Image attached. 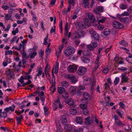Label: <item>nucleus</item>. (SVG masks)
<instances>
[{
    "mask_svg": "<svg viewBox=\"0 0 132 132\" xmlns=\"http://www.w3.org/2000/svg\"><path fill=\"white\" fill-rule=\"evenodd\" d=\"M85 34L84 32L82 30H78L76 35L75 36L73 39H76L78 38H80L81 36L84 37Z\"/></svg>",
    "mask_w": 132,
    "mask_h": 132,
    "instance_id": "8",
    "label": "nucleus"
},
{
    "mask_svg": "<svg viewBox=\"0 0 132 132\" xmlns=\"http://www.w3.org/2000/svg\"><path fill=\"white\" fill-rule=\"evenodd\" d=\"M89 32L91 35L92 37H93L96 40H99L100 36L95 31L92 30L90 31Z\"/></svg>",
    "mask_w": 132,
    "mask_h": 132,
    "instance_id": "9",
    "label": "nucleus"
},
{
    "mask_svg": "<svg viewBox=\"0 0 132 132\" xmlns=\"http://www.w3.org/2000/svg\"><path fill=\"white\" fill-rule=\"evenodd\" d=\"M119 77H116L114 81V83L115 85H117L119 83Z\"/></svg>",
    "mask_w": 132,
    "mask_h": 132,
    "instance_id": "35",
    "label": "nucleus"
},
{
    "mask_svg": "<svg viewBox=\"0 0 132 132\" xmlns=\"http://www.w3.org/2000/svg\"><path fill=\"white\" fill-rule=\"evenodd\" d=\"M57 90L58 93L60 94L64 93L65 92V88L63 87H59Z\"/></svg>",
    "mask_w": 132,
    "mask_h": 132,
    "instance_id": "19",
    "label": "nucleus"
},
{
    "mask_svg": "<svg viewBox=\"0 0 132 132\" xmlns=\"http://www.w3.org/2000/svg\"><path fill=\"white\" fill-rule=\"evenodd\" d=\"M117 113L118 114V115L120 117H122V114L120 112L119 110H117L116 111Z\"/></svg>",
    "mask_w": 132,
    "mask_h": 132,
    "instance_id": "64",
    "label": "nucleus"
},
{
    "mask_svg": "<svg viewBox=\"0 0 132 132\" xmlns=\"http://www.w3.org/2000/svg\"><path fill=\"white\" fill-rule=\"evenodd\" d=\"M72 128V126L71 125L67 124L64 126V129L68 131H71Z\"/></svg>",
    "mask_w": 132,
    "mask_h": 132,
    "instance_id": "21",
    "label": "nucleus"
},
{
    "mask_svg": "<svg viewBox=\"0 0 132 132\" xmlns=\"http://www.w3.org/2000/svg\"><path fill=\"white\" fill-rule=\"evenodd\" d=\"M64 45L63 44H62L61 47L59 48V54H60L61 53V51L63 49L64 47Z\"/></svg>",
    "mask_w": 132,
    "mask_h": 132,
    "instance_id": "52",
    "label": "nucleus"
},
{
    "mask_svg": "<svg viewBox=\"0 0 132 132\" xmlns=\"http://www.w3.org/2000/svg\"><path fill=\"white\" fill-rule=\"evenodd\" d=\"M20 53L22 55V59H24L27 60L29 57V56L27 55L26 52H22V51L20 52Z\"/></svg>",
    "mask_w": 132,
    "mask_h": 132,
    "instance_id": "24",
    "label": "nucleus"
},
{
    "mask_svg": "<svg viewBox=\"0 0 132 132\" xmlns=\"http://www.w3.org/2000/svg\"><path fill=\"white\" fill-rule=\"evenodd\" d=\"M37 54V52L35 51H34L30 55V58L31 59L34 58Z\"/></svg>",
    "mask_w": 132,
    "mask_h": 132,
    "instance_id": "32",
    "label": "nucleus"
},
{
    "mask_svg": "<svg viewBox=\"0 0 132 132\" xmlns=\"http://www.w3.org/2000/svg\"><path fill=\"white\" fill-rule=\"evenodd\" d=\"M82 130L83 129L82 128H79L78 129H74L72 132H80V131H82Z\"/></svg>",
    "mask_w": 132,
    "mask_h": 132,
    "instance_id": "50",
    "label": "nucleus"
},
{
    "mask_svg": "<svg viewBox=\"0 0 132 132\" xmlns=\"http://www.w3.org/2000/svg\"><path fill=\"white\" fill-rule=\"evenodd\" d=\"M81 59L82 61L85 63H88L90 61V59L89 58L86 57H81Z\"/></svg>",
    "mask_w": 132,
    "mask_h": 132,
    "instance_id": "17",
    "label": "nucleus"
},
{
    "mask_svg": "<svg viewBox=\"0 0 132 132\" xmlns=\"http://www.w3.org/2000/svg\"><path fill=\"white\" fill-rule=\"evenodd\" d=\"M110 97L108 96V106H112L114 104V103L112 102L109 103V101L110 100Z\"/></svg>",
    "mask_w": 132,
    "mask_h": 132,
    "instance_id": "46",
    "label": "nucleus"
},
{
    "mask_svg": "<svg viewBox=\"0 0 132 132\" xmlns=\"http://www.w3.org/2000/svg\"><path fill=\"white\" fill-rule=\"evenodd\" d=\"M15 108V106L14 104L12 105V106H10L9 107V110L12 111H13L14 110V109Z\"/></svg>",
    "mask_w": 132,
    "mask_h": 132,
    "instance_id": "41",
    "label": "nucleus"
},
{
    "mask_svg": "<svg viewBox=\"0 0 132 132\" xmlns=\"http://www.w3.org/2000/svg\"><path fill=\"white\" fill-rule=\"evenodd\" d=\"M88 17L91 22L93 23L95 21V19L93 14L91 13H89L88 14Z\"/></svg>",
    "mask_w": 132,
    "mask_h": 132,
    "instance_id": "12",
    "label": "nucleus"
},
{
    "mask_svg": "<svg viewBox=\"0 0 132 132\" xmlns=\"http://www.w3.org/2000/svg\"><path fill=\"white\" fill-rule=\"evenodd\" d=\"M19 31L18 28H17L16 29L15 31H12V33L13 35H15L16 33L19 32Z\"/></svg>",
    "mask_w": 132,
    "mask_h": 132,
    "instance_id": "48",
    "label": "nucleus"
},
{
    "mask_svg": "<svg viewBox=\"0 0 132 132\" xmlns=\"http://www.w3.org/2000/svg\"><path fill=\"white\" fill-rule=\"evenodd\" d=\"M44 109L45 116H47L48 115V109L47 108V107L46 106H44Z\"/></svg>",
    "mask_w": 132,
    "mask_h": 132,
    "instance_id": "30",
    "label": "nucleus"
},
{
    "mask_svg": "<svg viewBox=\"0 0 132 132\" xmlns=\"http://www.w3.org/2000/svg\"><path fill=\"white\" fill-rule=\"evenodd\" d=\"M31 76L30 75H28L24 77L22 76H21L20 78L19 79H18L19 81L21 84H22L24 82V79L26 80L28 79V80L31 79Z\"/></svg>",
    "mask_w": 132,
    "mask_h": 132,
    "instance_id": "10",
    "label": "nucleus"
},
{
    "mask_svg": "<svg viewBox=\"0 0 132 132\" xmlns=\"http://www.w3.org/2000/svg\"><path fill=\"white\" fill-rule=\"evenodd\" d=\"M51 1L50 2V4L52 6H53L55 3L56 0H51Z\"/></svg>",
    "mask_w": 132,
    "mask_h": 132,
    "instance_id": "61",
    "label": "nucleus"
},
{
    "mask_svg": "<svg viewBox=\"0 0 132 132\" xmlns=\"http://www.w3.org/2000/svg\"><path fill=\"white\" fill-rule=\"evenodd\" d=\"M87 103V102H86L85 104H80V108L82 109L83 110L87 109V106L86 103Z\"/></svg>",
    "mask_w": 132,
    "mask_h": 132,
    "instance_id": "27",
    "label": "nucleus"
},
{
    "mask_svg": "<svg viewBox=\"0 0 132 132\" xmlns=\"http://www.w3.org/2000/svg\"><path fill=\"white\" fill-rule=\"evenodd\" d=\"M113 27L116 29H119L123 28V25L118 21H114L112 23Z\"/></svg>",
    "mask_w": 132,
    "mask_h": 132,
    "instance_id": "4",
    "label": "nucleus"
},
{
    "mask_svg": "<svg viewBox=\"0 0 132 132\" xmlns=\"http://www.w3.org/2000/svg\"><path fill=\"white\" fill-rule=\"evenodd\" d=\"M2 7L4 10H7L9 8V6L6 5L5 6L4 5H3L2 6Z\"/></svg>",
    "mask_w": 132,
    "mask_h": 132,
    "instance_id": "58",
    "label": "nucleus"
},
{
    "mask_svg": "<svg viewBox=\"0 0 132 132\" xmlns=\"http://www.w3.org/2000/svg\"><path fill=\"white\" fill-rule=\"evenodd\" d=\"M83 98L82 99V101L86 100L87 101H89L91 99V97L89 94L85 92L83 94Z\"/></svg>",
    "mask_w": 132,
    "mask_h": 132,
    "instance_id": "11",
    "label": "nucleus"
},
{
    "mask_svg": "<svg viewBox=\"0 0 132 132\" xmlns=\"http://www.w3.org/2000/svg\"><path fill=\"white\" fill-rule=\"evenodd\" d=\"M4 14L5 15L4 19L5 20H8L11 19V16L10 15L7 14Z\"/></svg>",
    "mask_w": 132,
    "mask_h": 132,
    "instance_id": "34",
    "label": "nucleus"
},
{
    "mask_svg": "<svg viewBox=\"0 0 132 132\" xmlns=\"http://www.w3.org/2000/svg\"><path fill=\"white\" fill-rule=\"evenodd\" d=\"M17 37L14 36V37L11 40L10 42L11 43H12L14 41H15L17 39Z\"/></svg>",
    "mask_w": 132,
    "mask_h": 132,
    "instance_id": "62",
    "label": "nucleus"
},
{
    "mask_svg": "<svg viewBox=\"0 0 132 132\" xmlns=\"http://www.w3.org/2000/svg\"><path fill=\"white\" fill-rule=\"evenodd\" d=\"M70 113L71 114L73 115H76L77 113L76 110L75 109H70L69 110Z\"/></svg>",
    "mask_w": 132,
    "mask_h": 132,
    "instance_id": "25",
    "label": "nucleus"
},
{
    "mask_svg": "<svg viewBox=\"0 0 132 132\" xmlns=\"http://www.w3.org/2000/svg\"><path fill=\"white\" fill-rule=\"evenodd\" d=\"M65 77L70 81L72 83L75 84L78 81V79L76 76L74 75H67Z\"/></svg>",
    "mask_w": 132,
    "mask_h": 132,
    "instance_id": "2",
    "label": "nucleus"
},
{
    "mask_svg": "<svg viewBox=\"0 0 132 132\" xmlns=\"http://www.w3.org/2000/svg\"><path fill=\"white\" fill-rule=\"evenodd\" d=\"M23 116L21 114L19 117L16 116V119L17 121V124L18 125L20 124L21 123V120Z\"/></svg>",
    "mask_w": 132,
    "mask_h": 132,
    "instance_id": "22",
    "label": "nucleus"
},
{
    "mask_svg": "<svg viewBox=\"0 0 132 132\" xmlns=\"http://www.w3.org/2000/svg\"><path fill=\"white\" fill-rule=\"evenodd\" d=\"M127 7L126 4L123 3L121 4L120 5V8L122 10H124L126 9Z\"/></svg>",
    "mask_w": 132,
    "mask_h": 132,
    "instance_id": "33",
    "label": "nucleus"
},
{
    "mask_svg": "<svg viewBox=\"0 0 132 132\" xmlns=\"http://www.w3.org/2000/svg\"><path fill=\"white\" fill-rule=\"evenodd\" d=\"M82 90L78 88L77 92V95L78 96H79L82 94L83 93Z\"/></svg>",
    "mask_w": 132,
    "mask_h": 132,
    "instance_id": "36",
    "label": "nucleus"
},
{
    "mask_svg": "<svg viewBox=\"0 0 132 132\" xmlns=\"http://www.w3.org/2000/svg\"><path fill=\"white\" fill-rule=\"evenodd\" d=\"M100 16H97V18L98 20V24L100 25V23H103L104 22L105 20V18H103V19H99V18Z\"/></svg>",
    "mask_w": 132,
    "mask_h": 132,
    "instance_id": "31",
    "label": "nucleus"
},
{
    "mask_svg": "<svg viewBox=\"0 0 132 132\" xmlns=\"http://www.w3.org/2000/svg\"><path fill=\"white\" fill-rule=\"evenodd\" d=\"M97 45L98 44L96 42H94L93 43H92V45L95 48L97 47Z\"/></svg>",
    "mask_w": 132,
    "mask_h": 132,
    "instance_id": "57",
    "label": "nucleus"
},
{
    "mask_svg": "<svg viewBox=\"0 0 132 132\" xmlns=\"http://www.w3.org/2000/svg\"><path fill=\"white\" fill-rule=\"evenodd\" d=\"M41 27L43 31H44L45 29L44 27V22L43 21H41Z\"/></svg>",
    "mask_w": 132,
    "mask_h": 132,
    "instance_id": "63",
    "label": "nucleus"
},
{
    "mask_svg": "<svg viewBox=\"0 0 132 132\" xmlns=\"http://www.w3.org/2000/svg\"><path fill=\"white\" fill-rule=\"evenodd\" d=\"M55 104H58L59 107L60 109H62L64 107V106L63 105V104L61 103L59 98H57L55 100Z\"/></svg>",
    "mask_w": 132,
    "mask_h": 132,
    "instance_id": "15",
    "label": "nucleus"
},
{
    "mask_svg": "<svg viewBox=\"0 0 132 132\" xmlns=\"http://www.w3.org/2000/svg\"><path fill=\"white\" fill-rule=\"evenodd\" d=\"M48 34L45 38L44 39V42H43V44L45 45H46L47 44V40L48 39Z\"/></svg>",
    "mask_w": 132,
    "mask_h": 132,
    "instance_id": "42",
    "label": "nucleus"
},
{
    "mask_svg": "<svg viewBox=\"0 0 132 132\" xmlns=\"http://www.w3.org/2000/svg\"><path fill=\"white\" fill-rule=\"evenodd\" d=\"M83 110V113L85 115H87L88 114L89 111L87 109L84 110Z\"/></svg>",
    "mask_w": 132,
    "mask_h": 132,
    "instance_id": "49",
    "label": "nucleus"
},
{
    "mask_svg": "<svg viewBox=\"0 0 132 132\" xmlns=\"http://www.w3.org/2000/svg\"><path fill=\"white\" fill-rule=\"evenodd\" d=\"M78 89L82 90H84L85 89L84 86L83 85H79Z\"/></svg>",
    "mask_w": 132,
    "mask_h": 132,
    "instance_id": "44",
    "label": "nucleus"
},
{
    "mask_svg": "<svg viewBox=\"0 0 132 132\" xmlns=\"http://www.w3.org/2000/svg\"><path fill=\"white\" fill-rule=\"evenodd\" d=\"M118 70L122 71H125L127 70V68L123 67H121V68H118Z\"/></svg>",
    "mask_w": 132,
    "mask_h": 132,
    "instance_id": "51",
    "label": "nucleus"
},
{
    "mask_svg": "<svg viewBox=\"0 0 132 132\" xmlns=\"http://www.w3.org/2000/svg\"><path fill=\"white\" fill-rule=\"evenodd\" d=\"M69 85V83L66 81H63L61 83V85L65 87L66 88L68 87Z\"/></svg>",
    "mask_w": 132,
    "mask_h": 132,
    "instance_id": "28",
    "label": "nucleus"
},
{
    "mask_svg": "<svg viewBox=\"0 0 132 132\" xmlns=\"http://www.w3.org/2000/svg\"><path fill=\"white\" fill-rule=\"evenodd\" d=\"M100 55H98L97 57V59H96L95 61V63L96 64H99V61L100 57Z\"/></svg>",
    "mask_w": 132,
    "mask_h": 132,
    "instance_id": "59",
    "label": "nucleus"
},
{
    "mask_svg": "<svg viewBox=\"0 0 132 132\" xmlns=\"http://www.w3.org/2000/svg\"><path fill=\"white\" fill-rule=\"evenodd\" d=\"M102 33H103V34L105 36H107V29H105L102 32Z\"/></svg>",
    "mask_w": 132,
    "mask_h": 132,
    "instance_id": "53",
    "label": "nucleus"
},
{
    "mask_svg": "<svg viewBox=\"0 0 132 132\" xmlns=\"http://www.w3.org/2000/svg\"><path fill=\"white\" fill-rule=\"evenodd\" d=\"M88 48L90 51H93L94 50V47L91 44L87 45Z\"/></svg>",
    "mask_w": 132,
    "mask_h": 132,
    "instance_id": "45",
    "label": "nucleus"
},
{
    "mask_svg": "<svg viewBox=\"0 0 132 132\" xmlns=\"http://www.w3.org/2000/svg\"><path fill=\"white\" fill-rule=\"evenodd\" d=\"M113 118L115 120V123L117 124V125L119 126L123 127L124 125L122 123L120 120L118 118V117L116 116V115L114 114L112 116Z\"/></svg>",
    "mask_w": 132,
    "mask_h": 132,
    "instance_id": "7",
    "label": "nucleus"
},
{
    "mask_svg": "<svg viewBox=\"0 0 132 132\" xmlns=\"http://www.w3.org/2000/svg\"><path fill=\"white\" fill-rule=\"evenodd\" d=\"M129 15V14L127 12H125L122 13V16H128Z\"/></svg>",
    "mask_w": 132,
    "mask_h": 132,
    "instance_id": "55",
    "label": "nucleus"
},
{
    "mask_svg": "<svg viewBox=\"0 0 132 132\" xmlns=\"http://www.w3.org/2000/svg\"><path fill=\"white\" fill-rule=\"evenodd\" d=\"M13 52L11 50H8V51H5V54L6 55L7 54H9L10 55H12V54Z\"/></svg>",
    "mask_w": 132,
    "mask_h": 132,
    "instance_id": "39",
    "label": "nucleus"
},
{
    "mask_svg": "<svg viewBox=\"0 0 132 132\" xmlns=\"http://www.w3.org/2000/svg\"><path fill=\"white\" fill-rule=\"evenodd\" d=\"M78 25L79 28L81 29H83L85 27L86 24L84 22H80L78 23Z\"/></svg>",
    "mask_w": 132,
    "mask_h": 132,
    "instance_id": "20",
    "label": "nucleus"
},
{
    "mask_svg": "<svg viewBox=\"0 0 132 132\" xmlns=\"http://www.w3.org/2000/svg\"><path fill=\"white\" fill-rule=\"evenodd\" d=\"M39 57H40L41 59H43V56L44 54V52L43 51H39Z\"/></svg>",
    "mask_w": 132,
    "mask_h": 132,
    "instance_id": "38",
    "label": "nucleus"
},
{
    "mask_svg": "<svg viewBox=\"0 0 132 132\" xmlns=\"http://www.w3.org/2000/svg\"><path fill=\"white\" fill-rule=\"evenodd\" d=\"M75 43L76 46H77L80 43V41L79 40L77 39L75 41Z\"/></svg>",
    "mask_w": 132,
    "mask_h": 132,
    "instance_id": "56",
    "label": "nucleus"
},
{
    "mask_svg": "<svg viewBox=\"0 0 132 132\" xmlns=\"http://www.w3.org/2000/svg\"><path fill=\"white\" fill-rule=\"evenodd\" d=\"M69 94L67 93H63L62 95L63 97L65 99L69 97Z\"/></svg>",
    "mask_w": 132,
    "mask_h": 132,
    "instance_id": "43",
    "label": "nucleus"
},
{
    "mask_svg": "<svg viewBox=\"0 0 132 132\" xmlns=\"http://www.w3.org/2000/svg\"><path fill=\"white\" fill-rule=\"evenodd\" d=\"M120 21L121 22L124 23H126L129 21V19L127 17L122 18H121Z\"/></svg>",
    "mask_w": 132,
    "mask_h": 132,
    "instance_id": "29",
    "label": "nucleus"
},
{
    "mask_svg": "<svg viewBox=\"0 0 132 132\" xmlns=\"http://www.w3.org/2000/svg\"><path fill=\"white\" fill-rule=\"evenodd\" d=\"M75 51V48L71 47H69L65 50L64 53L66 56H69L70 55L74 53Z\"/></svg>",
    "mask_w": 132,
    "mask_h": 132,
    "instance_id": "1",
    "label": "nucleus"
},
{
    "mask_svg": "<svg viewBox=\"0 0 132 132\" xmlns=\"http://www.w3.org/2000/svg\"><path fill=\"white\" fill-rule=\"evenodd\" d=\"M57 104H55V103H54V105H53V107L54 108L53 110L56 111L57 110L58 108V106L57 105Z\"/></svg>",
    "mask_w": 132,
    "mask_h": 132,
    "instance_id": "60",
    "label": "nucleus"
},
{
    "mask_svg": "<svg viewBox=\"0 0 132 132\" xmlns=\"http://www.w3.org/2000/svg\"><path fill=\"white\" fill-rule=\"evenodd\" d=\"M103 7L101 6H98L96 7V9H94L95 13L97 16H100L101 14L100 12H103Z\"/></svg>",
    "mask_w": 132,
    "mask_h": 132,
    "instance_id": "5",
    "label": "nucleus"
},
{
    "mask_svg": "<svg viewBox=\"0 0 132 132\" xmlns=\"http://www.w3.org/2000/svg\"><path fill=\"white\" fill-rule=\"evenodd\" d=\"M129 79L128 77L121 78V82L124 83L125 82H128Z\"/></svg>",
    "mask_w": 132,
    "mask_h": 132,
    "instance_id": "26",
    "label": "nucleus"
},
{
    "mask_svg": "<svg viewBox=\"0 0 132 132\" xmlns=\"http://www.w3.org/2000/svg\"><path fill=\"white\" fill-rule=\"evenodd\" d=\"M55 28L56 27L55 26H53V27H52V28L50 30L51 34H52L53 32L54 33L55 32Z\"/></svg>",
    "mask_w": 132,
    "mask_h": 132,
    "instance_id": "47",
    "label": "nucleus"
},
{
    "mask_svg": "<svg viewBox=\"0 0 132 132\" xmlns=\"http://www.w3.org/2000/svg\"><path fill=\"white\" fill-rule=\"evenodd\" d=\"M60 121L62 124H65L67 122V120L66 116L63 115L61 116Z\"/></svg>",
    "mask_w": 132,
    "mask_h": 132,
    "instance_id": "16",
    "label": "nucleus"
},
{
    "mask_svg": "<svg viewBox=\"0 0 132 132\" xmlns=\"http://www.w3.org/2000/svg\"><path fill=\"white\" fill-rule=\"evenodd\" d=\"M85 122L86 124L89 125L93 123V120L90 117H88L85 119Z\"/></svg>",
    "mask_w": 132,
    "mask_h": 132,
    "instance_id": "14",
    "label": "nucleus"
},
{
    "mask_svg": "<svg viewBox=\"0 0 132 132\" xmlns=\"http://www.w3.org/2000/svg\"><path fill=\"white\" fill-rule=\"evenodd\" d=\"M65 102L67 104L70 106H72L73 107H75L76 106L74 104V102L73 100L71 99H69L66 100Z\"/></svg>",
    "mask_w": 132,
    "mask_h": 132,
    "instance_id": "13",
    "label": "nucleus"
},
{
    "mask_svg": "<svg viewBox=\"0 0 132 132\" xmlns=\"http://www.w3.org/2000/svg\"><path fill=\"white\" fill-rule=\"evenodd\" d=\"M28 101H23L22 103V104H23V105H22L21 106L19 107V108L20 109H22V108H24L26 106V105H25L24 104V103L25 102H27Z\"/></svg>",
    "mask_w": 132,
    "mask_h": 132,
    "instance_id": "54",
    "label": "nucleus"
},
{
    "mask_svg": "<svg viewBox=\"0 0 132 132\" xmlns=\"http://www.w3.org/2000/svg\"><path fill=\"white\" fill-rule=\"evenodd\" d=\"M77 89V88L76 87L72 86L70 88V91L71 94H74L76 92Z\"/></svg>",
    "mask_w": 132,
    "mask_h": 132,
    "instance_id": "23",
    "label": "nucleus"
},
{
    "mask_svg": "<svg viewBox=\"0 0 132 132\" xmlns=\"http://www.w3.org/2000/svg\"><path fill=\"white\" fill-rule=\"evenodd\" d=\"M86 69L84 67H80L77 71V73L79 75H82L86 72Z\"/></svg>",
    "mask_w": 132,
    "mask_h": 132,
    "instance_id": "3",
    "label": "nucleus"
},
{
    "mask_svg": "<svg viewBox=\"0 0 132 132\" xmlns=\"http://www.w3.org/2000/svg\"><path fill=\"white\" fill-rule=\"evenodd\" d=\"M76 122L80 125L82 124L83 120L82 118L81 117H76Z\"/></svg>",
    "mask_w": 132,
    "mask_h": 132,
    "instance_id": "18",
    "label": "nucleus"
},
{
    "mask_svg": "<svg viewBox=\"0 0 132 132\" xmlns=\"http://www.w3.org/2000/svg\"><path fill=\"white\" fill-rule=\"evenodd\" d=\"M55 86V85H54L52 87L51 86L50 88V89L52 93H54L56 90Z\"/></svg>",
    "mask_w": 132,
    "mask_h": 132,
    "instance_id": "37",
    "label": "nucleus"
},
{
    "mask_svg": "<svg viewBox=\"0 0 132 132\" xmlns=\"http://www.w3.org/2000/svg\"><path fill=\"white\" fill-rule=\"evenodd\" d=\"M118 104L120 107L122 109H124L125 107V106L123 102H120Z\"/></svg>",
    "mask_w": 132,
    "mask_h": 132,
    "instance_id": "40",
    "label": "nucleus"
},
{
    "mask_svg": "<svg viewBox=\"0 0 132 132\" xmlns=\"http://www.w3.org/2000/svg\"><path fill=\"white\" fill-rule=\"evenodd\" d=\"M77 68V66L74 64L72 65H70L67 68L69 71L72 73H74L76 71Z\"/></svg>",
    "mask_w": 132,
    "mask_h": 132,
    "instance_id": "6",
    "label": "nucleus"
}]
</instances>
